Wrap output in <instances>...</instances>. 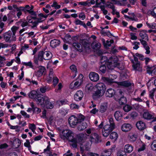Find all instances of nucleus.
Listing matches in <instances>:
<instances>
[{"mask_svg": "<svg viewBox=\"0 0 156 156\" xmlns=\"http://www.w3.org/2000/svg\"><path fill=\"white\" fill-rule=\"evenodd\" d=\"M60 138L63 140H70L71 139V145L73 148H76L77 144H79L80 145V148L82 151L84 150H87L89 148V145L85 146L84 140L86 137L87 136L86 134L80 133L79 134L76 138H73L74 134L73 132L69 129H65L61 130L59 133Z\"/></svg>", "mask_w": 156, "mask_h": 156, "instance_id": "1", "label": "nucleus"}, {"mask_svg": "<svg viewBox=\"0 0 156 156\" xmlns=\"http://www.w3.org/2000/svg\"><path fill=\"white\" fill-rule=\"evenodd\" d=\"M96 90L93 93L92 97L94 99H96L103 96L106 90V87L105 84L102 83H97L95 85Z\"/></svg>", "mask_w": 156, "mask_h": 156, "instance_id": "2", "label": "nucleus"}, {"mask_svg": "<svg viewBox=\"0 0 156 156\" xmlns=\"http://www.w3.org/2000/svg\"><path fill=\"white\" fill-rule=\"evenodd\" d=\"M115 128V125L113 124L109 125L108 124L105 125L103 128L102 131V134L105 137H107L110 133Z\"/></svg>", "mask_w": 156, "mask_h": 156, "instance_id": "3", "label": "nucleus"}, {"mask_svg": "<svg viewBox=\"0 0 156 156\" xmlns=\"http://www.w3.org/2000/svg\"><path fill=\"white\" fill-rule=\"evenodd\" d=\"M53 79V84L55 86L58 82V79L56 76H54L53 70L52 69H50L49 70V73L48 76L46 79L47 81L48 82H50Z\"/></svg>", "mask_w": 156, "mask_h": 156, "instance_id": "4", "label": "nucleus"}, {"mask_svg": "<svg viewBox=\"0 0 156 156\" xmlns=\"http://www.w3.org/2000/svg\"><path fill=\"white\" fill-rule=\"evenodd\" d=\"M68 122L70 126L74 128L79 123L78 119L75 115H72L69 118Z\"/></svg>", "mask_w": 156, "mask_h": 156, "instance_id": "5", "label": "nucleus"}, {"mask_svg": "<svg viewBox=\"0 0 156 156\" xmlns=\"http://www.w3.org/2000/svg\"><path fill=\"white\" fill-rule=\"evenodd\" d=\"M3 38L6 42L10 43L16 41L12 39V33L11 31H8L5 33L3 34Z\"/></svg>", "mask_w": 156, "mask_h": 156, "instance_id": "6", "label": "nucleus"}, {"mask_svg": "<svg viewBox=\"0 0 156 156\" xmlns=\"http://www.w3.org/2000/svg\"><path fill=\"white\" fill-rule=\"evenodd\" d=\"M37 103L40 104L42 106L44 107V105L47 103V101L49 100V98L47 96H44L43 97H38L37 98Z\"/></svg>", "mask_w": 156, "mask_h": 156, "instance_id": "7", "label": "nucleus"}, {"mask_svg": "<svg viewBox=\"0 0 156 156\" xmlns=\"http://www.w3.org/2000/svg\"><path fill=\"white\" fill-rule=\"evenodd\" d=\"M95 86L92 83H89L87 84L85 87V90L87 93H93L95 91Z\"/></svg>", "mask_w": 156, "mask_h": 156, "instance_id": "8", "label": "nucleus"}, {"mask_svg": "<svg viewBox=\"0 0 156 156\" xmlns=\"http://www.w3.org/2000/svg\"><path fill=\"white\" fill-rule=\"evenodd\" d=\"M89 76L90 80L94 82H96L99 79V75L95 72H90L89 74Z\"/></svg>", "mask_w": 156, "mask_h": 156, "instance_id": "9", "label": "nucleus"}, {"mask_svg": "<svg viewBox=\"0 0 156 156\" xmlns=\"http://www.w3.org/2000/svg\"><path fill=\"white\" fill-rule=\"evenodd\" d=\"M90 140L91 143L92 142L98 143L101 141L99 135L95 133L91 134V136L90 137Z\"/></svg>", "mask_w": 156, "mask_h": 156, "instance_id": "10", "label": "nucleus"}, {"mask_svg": "<svg viewBox=\"0 0 156 156\" xmlns=\"http://www.w3.org/2000/svg\"><path fill=\"white\" fill-rule=\"evenodd\" d=\"M34 7L31 6V7L29 5H27L25 7L24 12H28L31 15L35 16L36 13L33 10Z\"/></svg>", "mask_w": 156, "mask_h": 156, "instance_id": "11", "label": "nucleus"}, {"mask_svg": "<svg viewBox=\"0 0 156 156\" xmlns=\"http://www.w3.org/2000/svg\"><path fill=\"white\" fill-rule=\"evenodd\" d=\"M132 62L133 63L132 66L134 70L139 71H142V66L140 65V62L135 63L133 60L132 61Z\"/></svg>", "mask_w": 156, "mask_h": 156, "instance_id": "12", "label": "nucleus"}, {"mask_svg": "<svg viewBox=\"0 0 156 156\" xmlns=\"http://www.w3.org/2000/svg\"><path fill=\"white\" fill-rule=\"evenodd\" d=\"M132 128V126L130 124L124 123L122 126L121 129L122 131L127 132L130 130Z\"/></svg>", "mask_w": 156, "mask_h": 156, "instance_id": "13", "label": "nucleus"}, {"mask_svg": "<svg viewBox=\"0 0 156 156\" xmlns=\"http://www.w3.org/2000/svg\"><path fill=\"white\" fill-rule=\"evenodd\" d=\"M83 96V92L81 90L78 91L74 96V99L77 101L80 100Z\"/></svg>", "mask_w": 156, "mask_h": 156, "instance_id": "14", "label": "nucleus"}, {"mask_svg": "<svg viewBox=\"0 0 156 156\" xmlns=\"http://www.w3.org/2000/svg\"><path fill=\"white\" fill-rule=\"evenodd\" d=\"M80 43L82 44V45H81V46L82 47V49H80V51L81 52L83 50V47L84 48H85L86 49L90 48V44L88 43L86 40H82L81 41Z\"/></svg>", "mask_w": 156, "mask_h": 156, "instance_id": "15", "label": "nucleus"}, {"mask_svg": "<svg viewBox=\"0 0 156 156\" xmlns=\"http://www.w3.org/2000/svg\"><path fill=\"white\" fill-rule=\"evenodd\" d=\"M136 125L137 128L140 130H143L146 127L145 123L142 121L137 122L136 123Z\"/></svg>", "mask_w": 156, "mask_h": 156, "instance_id": "16", "label": "nucleus"}, {"mask_svg": "<svg viewBox=\"0 0 156 156\" xmlns=\"http://www.w3.org/2000/svg\"><path fill=\"white\" fill-rule=\"evenodd\" d=\"M143 116L144 119L148 120L153 119L154 118L153 114L148 112H144L143 114Z\"/></svg>", "mask_w": 156, "mask_h": 156, "instance_id": "17", "label": "nucleus"}, {"mask_svg": "<svg viewBox=\"0 0 156 156\" xmlns=\"http://www.w3.org/2000/svg\"><path fill=\"white\" fill-rule=\"evenodd\" d=\"M116 146L114 145L111 148L107 150H105L103 152V154L104 156H110L112 153L114 151Z\"/></svg>", "mask_w": 156, "mask_h": 156, "instance_id": "18", "label": "nucleus"}, {"mask_svg": "<svg viewBox=\"0 0 156 156\" xmlns=\"http://www.w3.org/2000/svg\"><path fill=\"white\" fill-rule=\"evenodd\" d=\"M83 75L82 74H80L76 81L75 82H74L77 88L82 84L83 81Z\"/></svg>", "mask_w": 156, "mask_h": 156, "instance_id": "19", "label": "nucleus"}, {"mask_svg": "<svg viewBox=\"0 0 156 156\" xmlns=\"http://www.w3.org/2000/svg\"><path fill=\"white\" fill-rule=\"evenodd\" d=\"M119 94H120V96L121 97L119 100V102L120 105H122L126 102V99L125 97L123 96V93L122 91H121V90H119Z\"/></svg>", "mask_w": 156, "mask_h": 156, "instance_id": "20", "label": "nucleus"}, {"mask_svg": "<svg viewBox=\"0 0 156 156\" xmlns=\"http://www.w3.org/2000/svg\"><path fill=\"white\" fill-rule=\"evenodd\" d=\"M39 95L37 91L32 90L29 93L28 96L29 97L31 98L37 99Z\"/></svg>", "mask_w": 156, "mask_h": 156, "instance_id": "21", "label": "nucleus"}, {"mask_svg": "<svg viewBox=\"0 0 156 156\" xmlns=\"http://www.w3.org/2000/svg\"><path fill=\"white\" fill-rule=\"evenodd\" d=\"M115 93V91L114 89L109 88L106 90L105 94L106 97L110 98L113 97Z\"/></svg>", "mask_w": 156, "mask_h": 156, "instance_id": "22", "label": "nucleus"}, {"mask_svg": "<svg viewBox=\"0 0 156 156\" xmlns=\"http://www.w3.org/2000/svg\"><path fill=\"white\" fill-rule=\"evenodd\" d=\"M60 43V41L59 40L54 39L51 41L50 45L52 48H55L58 46Z\"/></svg>", "mask_w": 156, "mask_h": 156, "instance_id": "23", "label": "nucleus"}, {"mask_svg": "<svg viewBox=\"0 0 156 156\" xmlns=\"http://www.w3.org/2000/svg\"><path fill=\"white\" fill-rule=\"evenodd\" d=\"M19 27L16 26H13L11 28V30L12 32V38L13 40H16V31L18 30Z\"/></svg>", "mask_w": 156, "mask_h": 156, "instance_id": "24", "label": "nucleus"}, {"mask_svg": "<svg viewBox=\"0 0 156 156\" xmlns=\"http://www.w3.org/2000/svg\"><path fill=\"white\" fill-rule=\"evenodd\" d=\"M44 58L45 60H49L51 58L52 55L50 51H45L44 52Z\"/></svg>", "mask_w": 156, "mask_h": 156, "instance_id": "25", "label": "nucleus"}, {"mask_svg": "<svg viewBox=\"0 0 156 156\" xmlns=\"http://www.w3.org/2000/svg\"><path fill=\"white\" fill-rule=\"evenodd\" d=\"M133 147L129 144L125 145L124 146V151L126 153H130L133 150Z\"/></svg>", "mask_w": 156, "mask_h": 156, "instance_id": "26", "label": "nucleus"}, {"mask_svg": "<svg viewBox=\"0 0 156 156\" xmlns=\"http://www.w3.org/2000/svg\"><path fill=\"white\" fill-rule=\"evenodd\" d=\"M110 138L113 142H115L117 140L118 134L116 132H112L110 134Z\"/></svg>", "mask_w": 156, "mask_h": 156, "instance_id": "27", "label": "nucleus"}, {"mask_svg": "<svg viewBox=\"0 0 156 156\" xmlns=\"http://www.w3.org/2000/svg\"><path fill=\"white\" fill-rule=\"evenodd\" d=\"M140 37L141 38V39H144L146 40H148V37L146 31L143 30L140 31Z\"/></svg>", "mask_w": 156, "mask_h": 156, "instance_id": "28", "label": "nucleus"}, {"mask_svg": "<svg viewBox=\"0 0 156 156\" xmlns=\"http://www.w3.org/2000/svg\"><path fill=\"white\" fill-rule=\"evenodd\" d=\"M50 144H49V145L47 146V148L44 150V153L47 154V155L48 156H52L54 154H55V153L52 154V152L50 151Z\"/></svg>", "mask_w": 156, "mask_h": 156, "instance_id": "29", "label": "nucleus"}, {"mask_svg": "<svg viewBox=\"0 0 156 156\" xmlns=\"http://www.w3.org/2000/svg\"><path fill=\"white\" fill-rule=\"evenodd\" d=\"M30 106L31 107H32L33 112L34 113L38 114L41 112V109L39 108L35 107L33 103H31Z\"/></svg>", "mask_w": 156, "mask_h": 156, "instance_id": "30", "label": "nucleus"}, {"mask_svg": "<svg viewBox=\"0 0 156 156\" xmlns=\"http://www.w3.org/2000/svg\"><path fill=\"white\" fill-rule=\"evenodd\" d=\"M102 80L104 82L108 84L114 82V80L112 79V77L110 78L105 77H102Z\"/></svg>", "mask_w": 156, "mask_h": 156, "instance_id": "31", "label": "nucleus"}, {"mask_svg": "<svg viewBox=\"0 0 156 156\" xmlns=\"http://www.w3.org/2000/svg\"><path fill=\"white\" fill-rule=\"evenodd\" d=\"M114 116L116 119L117 120H118L121 119L122 117V113L120 111H117L115 112L114 114Z\"/></svg>", "mask_w": 156, "mask_h": 156, "instance_id": "32", "label": "nucleus"}, {"mask_svg": "<svg viewBox=\"0 0 156 156\" xmlns=\"http://www.w3.org/2000/svg\"><path fill=\"white\" fill-rule=\"evenodd\" d=\"M70 69L74 75V77H75L77 74V71L76 66L73 65L70 66Z\"/></svg>", "mask_w": 156, "mask_h": 156, "instance_id": "33", "label": "nucleus"}, {"mask_svg": "<svg viewBox=\"0 0 156 156\" xmlns=\"http://www.w3.org/2000/svg\"><path fill=\"white\" fill-rule=\"evenodd\" d=\"M108 106L106 103H103L100 106V111L101 113H103L105 112Z\"/></svg>", "mask_w": 156, "mask_h": 156, "instance_id": "34", "label": "nucleus"}, {"mask_svg": "<svg viewBox=\"0 0 156 156\" xmlns=\"http://www.w3.org/2000/svg\"><path fill=\"white\" fill-rule=\"evenodd\" d=\"M87 127V123L85 122H83L82 124L78 126L77 128L78 130L81 131L85 129Z\"/></svg>", "mask_w": 156, "mask_h": 156, "instance_id": "35", "label": "nucleus"}, {"mask_svg": "<svg viewBox=\"0 0 156 156\" xmlns=\"http://www.w3.org/2000/svg\"><path fill=\"white\" fill-rule=\"evenodd\" d=\"M111 1L112 2L113 4L117 5L122 6H124L126 5V3L125 2H121L120 1L118 0H111Z\"/></svg>", "mask_w": 156, "mask_h": 156, "instance_id": "36", "label": "nucleus"}, {"mask_svg": "<svg viewBox=\"0 0 156 156\" xmlns=\"http://www.w3.org/2000/svg\"><path fill=\"white\" fill-rule=\"evenodd\" d=\"M118 84L119 85L125 87H128L131 85V83L127 81H124L118 82Z\"/></svg>", "mask_w": 156, "mask_h": 156, "instance_id": "37", "label": "nucleus"}, {"mask_svg": "<svg viewBox=\"0 0 156 156\" xmlns=\"http://www.w3.org/2000/svg\"><path fill=\"white\" fill-rule=\"evenodd\" d=\"M47 103L45 104L44 107L47 108L51 109L54 107L53 103L49 101V99L47 101Z\"/></svg>", "mask_w": 156, "mask_h": 156, "instance_id": "38", "label": "nucleus"}, {"mask_svg": "<svg viewBox=\"0 0 156 156\" xmlns=\"http://www.w3.org/2000/svg\"><path fill=\"white\" fill-rule=\"evenodd\" d=\"M103 41L105 47H107L111 46V44L114 43V41L113 40H111L110 41H107L106 43H105V40H103Z\"/></svg>", "mask_w": 156, "mask_h": 156, "instance_id": "39", "label": "nucleus"}, {"mask_svg": "<svg viewBox=\"0 0 156 156\" xmlns=\"http://www.w3.org/2000/svg\"><path fill=\"white\" fill-rule=\"evenodd\" d=\"M107 65L108 68L110 69H113L114 68L117 66L115 63L113 64L112 62H107Z\"/></svg>", "mask_w": 156, "mask_h": 156, "instance_id": "40", "label": "nucleus"}, {"mask_svg": "<svg viewBox=\"0 0 156 156\" xmlns=\"http://www.w3.org/2000/svg\"><path fill=\"white\" fill-rule=\"evenodd\" d=\"M137 134L134 133L132 135L129 136V139L130 141L131 142H134L137 138Z\"/></svg>", "mask_w": 156, "mask_h": 156, "instance_id": "41", "label": "nucleus"}, {"mask_svg": "<svg viewBox=\"0 0 156 156\" xmlns=\"http://www.w3.org/2000/svg\"><path fill=\"white\" fill-rule=\"evenodd\" d=\"M6 60V58L4 56L0 55V67H3L4 66V62Z\"/></svg>", "mask_w": 156, "mask_h": 156, "instance_id": "42", "label": "nucleus"}, {"mask_svg": "<svg viewBox=\"0 0 156 156\" xmlns=\"http://www.w3.org/2000/svg\"><path fill=\"white\" fill-rule=\"evenodd\" d=\"M44 54L43 51L39 52L38 55V58L39 61L42 62L44 58Z\"/></svg>", "mask_w": 156, "mask_h": 156, "instance_id": "43", "label": "nucleus"}, {"mask_svg": "<svg viewBox=\"0 0 156 156\" xmlns=\"http://www.w3.org/2000/svg\"><path fill=\"white\" fill-rule=\"evenodd\" d=\"M52 7H54L55 9H58L61 8V5H58L57 2L55 1H53V4L51 5Z\"/></svg>", "mask_w": 156, "mask_h": 156, "instance_id": "44", "label": "nucleus"}, {"mask_svg": "<svg viewBox=\"0 0 156 156\" xmlns=\"http://www.w3.org/2000/svg\"><path fill=\"white\" fill-rule=\"evenodd\" d=\"M146 24L150 28L156 29V24L155 23H149L147 22L146 23Z\"/></svg>", "mask_w": 156, "mask_h": 156, "instance_id": "45", "label": "nucleus"}, {"mask_svg": "<svg viewBox=\"0 0 156 156\" xmlns=\"http://www.w3.org/2000/svg\"><path fill=\"white\" fill-rule=\"evenodd\" d=\"M29 128L34 133L35 132L36 126L34 124L29 123Z\"/></svg>", "mask_w": 156, "mask_h": 156, "instance_id": "46", "label": "nucleus"}, {"mask_svg": "<svg viewBox=\"0 0 156 156\" xmlns=\"http://www.w3.org/2000/svg\"><path fill=\"white\" fill-rule=\"evenodd\" d=\"M11 46V44L0 42V49L1 48H6Z\"/></svg>", "mask_w": 156, "mask_h": 156, "instance_id": "47", "label": "nucleus"}, {"mask_svg": "<svg viewBox=\"0 0 156 156\" xmlns=\"http://www.w3.org/2000/svg\"><path fill=\"white\" fill-rule=\"evenodd\" d=\"M28 23H32V26H31V28H34L36 27L38 23V22L36 20L33 21L31 20H30L28 21Z\"/></svg>", "mask_w": 156, "mask_h": 156, "instance_id": "48", "label": "nucleus"}, {"mask_svg": "<svg viewBox=\"0 0 156 156\" xmlns=\"http://www.w3.org/2000/svg\"><path fill=\"white\" fill-rule=\"evenodd\" d=\"M99 8H100L102 12L104 15H106L108 13V11L105 9V7L104 5L100 6Z\"/></svg>", "mask_w": 156, "mask_h": 156, "instance_id": "49", "label": "nucleus"}, {"mask_svg": "<svg viewBox=\"0 0 156 156\" xmlns=\"http://www.w3.org/2000/svg\"><path fill=\"white\" fill-rule=\"evenodd\" d=\"M106 6L107 7L111 9H112L115 7L112 2H111V1L110 2V1H108L107 2Z\"/></svg>", "mask_w": 156, "mask_h": 156, "instance_id": "50", "label": "nucleus"}, {"mask_svg": "<svg viewBox=\"0 0 156 156\" xmlns=\"http://www.w3.org/2000/svg\"><path fill=\"white\" fill-rule=\"evenodd\" d=\"M117 156H126V155L125 151L120 150L117 152Z\"/></svg>", "mask_w": 156, "mask_h": 156, "instance_id": "51", "label": "nucleus"}, {"mask_svg": "<svg viewBox=\"0 0 156 156\" xmlns=\"http://www.w3.org/2000/svg\"><path fill=\"white\" fill-rule=\"evenodd\" d=\"M95 131V129L93 128H89L86 130V132L88 134H90L91 133L92 134V133H94Z\"/></svg>", "mask_w": 156, "mask_h": 156, "instance_id": "52", "label": "nucleus"}, {"mask_svg": "<svg viewBox=\"0 0 156 156\" xmlns=\"http://www.w3.org/2000/svg\"><path fill=\"white\" fill-rule=\"evenodd\" d=\"M23 65L27 66H29V67L32 68H33V63L31 61L28 62H25L23 63Z\"/></svg>", "mask_w": 156, "mask_h": 156, "instance_id": "53", "label": "nucleus"}, {"mask_svg": "<svg viewBox=\"0 0 156 156\" xmlns=\"http://www.w3.org/2000/svg\"><path fill=\"white\" fill-rule=\"evenodd\" d=\"M106 69V67L105 65L103 64L100 67L99 70L102 73H105V72Z\"/></svg>", "mask_w": 156, "mask_h": 156, "instance_id": "54", "label": "nucleus"}, {"mask_svg": "<svg viewBox=\"0 0 156 156\" xmlns=\"http://www.w3.org/2000/svg\"><path fill=\"white\" fill-rule=\"evenodd\" d=\"M11 47L10 49V53L13 54V52L15 51V50L16 48V44H13L12 45L11 44V46L9 47Z\"/></svg>", "mask_w": 156, "mask_h": 156, "instance_id": "55", "label": "nucleus"}, {"mask_svg": "<svg viewBox=\"0 0 156 156\" xmlns=\"http://www.w3.org/2000/svg\"><path fill=\"white\" fill-rule=\"evenodd\" d=\"M132 107L128 105H126L123 107V110L126 112H128L132 109Z\"/></svg>", "mask_w": 156, "mask_h": 156, "instance_id": "56", "label": "nucleus"}, {"mask_svg": "<svg viewBox=\"0 0 156 156\" xmlns=\"http://www.w3.org/2000/svg\"><path fill=\"white\" fill-rule=\"evenodd\" d=\"M147 73L150 74H156V67L154 68H151L147 70Z\"/></svg>", "mask_w": 156, "mask_h": 156, "instance_id": "57", "label": "nucleus"}, {"mask_svg": "<svg viewBox=\"0 0 156 156\" xmlns=\"http://www.w3.org/2000/svg\"><path fill=\"white\" fill-rule=\"evenodd\" d=\"M112 9V14L113 15L116 14L117 15V17L118 18L120 17L119 12L116 11V10L115 9V7Z\"/></svg>", "mask_w": 156, "mask_h": 156, "instance_id": "58", "label": "nucleus"}, {"mask_svg": "<svg viewBox=\"0 0 156 156\" xmlns=\"http://www.w3.org/2000/svg\"><path fill=\"white\" fill-rule=\"evenodd\" d=\"M151 146L153 150H156V140H154L152 142Z\"/></svg>", "mask_w": 156, "mask_h": 156, "instance_id": "59", "label": "nucleus"}, {"mask_svg": "<svg viewBox=\"0 0 156 156\" xmlns=\"http://www.w3.org/2000/svg\"><path fill=\"white\" fill-rule=\"evenodd\" d=\"M139 40L144 47L147 46V41H148V40H146L143 39H140Z\"/></svg>", "mask_w": 156, "mask_h": 156, "instance_id": "60", "label": "nucleus"}, {"mask_svg": "<svg viewBox=\"0 0 156 156\" xmlns=\"http://www.w3.org/2000/svg\"><path fill=\"white\" fill-rule=\"evenodd\" d=\"M5 29V27L4 23L3 22H1L0 23V34H1Z\"/></svg>", "mask_w": 156, "mask_h": 156, "instance_id": "61", "label": "nucleus"}, {"mask_svg": "<svg viewBox=\"0 0 156 156\" xmlns=\"http://www.w3.org/2000/svg\"><path fill=\"white\" fill-rule=\"evenodd\" d=\"M151 14L154 18H156V7H154L152 11H151Z\"/></svg>", "mask_w": 156, "mask_h": 156, "instance_id": "62", "label": "nucleus"}, {"mask_svg": "<svg viewBox=\"0 0 156 156\" xmlns=\"http://www.w3.org/2000/svg\"><path fill=\"white\" fill-rule=\"evenodd\" d=\"M78 119V122H80L83 121L84 119V117L83 115H80L78 116L77 117Z\"/></svg>", "mask_w": 156, "mask_h": 156, "instance_id": "63", "label": "nucleus"}, {"mask_svg": "<svg viewBox=\"0 0 156 156\" xmlns=\"http://www.w3.org/2000/svg\"><path fill=\"white\" fill-rule=\"evenodd\" d=\"M130 39L132 40H136L137 39V37L136 36V34L134 33H130Z\"/></svg>", "mask_w": 156, "mask_h": 156, "instance_id": "64", "label": "nucleus"}]
</instances>
